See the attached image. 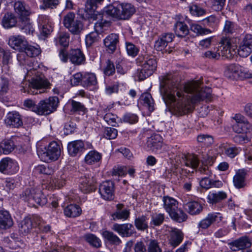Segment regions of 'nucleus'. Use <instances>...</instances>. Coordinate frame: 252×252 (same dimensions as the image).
I'll list each match as a JSON object with an SVG mask.
<instances>
[{
  "mask_svg": "<svg viewBox=\"0 0 252 252\" xmlns=\"http://www.w3.org/2000/svg\"><path fill=\"white\" fill-rule=\"evenodd\" d=\"M200 81L188 82L183 88L171 74L163 77L160 92L166 103L173 104L174 111L180 115L192 111L195 104L211 97L212 90L201 86Z\"/></svg>",
  "mask_w": 252,
  "mask_h": 252,
  "instance_id": "nucleus-1",
  "label": "nucleus"
},
{
  "mask_svg": "<svg viewBox=\"0 0 252 252\" xmlns=\"http://www.w3.org/2000/svg\"><path fill=\"white\" fill-rule=\"evenodd\" d=\"M135 7L129 3H122L115 7L110 5L105 7L103 15L110 16L118 20H128L135 12Z\"/></svg>",
  "mask_w": 252,
  "mask_h": 252,
  "instance_id": "nucleus-2",
  "label": "nucleus"
},
{
  "mask_svg": "<svg viewBox=\"0 0 252 252\" xmlns=\"http://www.w3.org/2000/svg\"><path fill=\"white\" fill-rule=\"evenodd\" d=\"M163 207L170 217L178 222L185 221L187 219V214L178 207V202L174 198L166 196L162 198Z\"/></svg>",
  "mask_w": 252,
  "mask_h": 252,
  "instance_id": "nucleus-3",
  "label": "nucleus"
},
{
  "mask_svg": "<svg viewBox=\"0 0 252 252\" xmlns=\"http://www.w3.org/2000/svg\"><path fill=\"white\" fill-rule=\"evenodd\" d=\"M136 63L141 67L138 74L140 80H143L153 74L157 67L156 59L153 56H139L136 59Z\"/></svg>",
  "mask_w": 252,
  "mask_h": 252,
  "instance_id": "nucleus-4",
  "label": "nucleus"
},
{
  "mask_svg": "<svg viewBox=\"0 0 252 252\" xmlns=\"http://www.w3.org/2000/svg\"><path fill=\"white\" fill-rule=\"evenodd\" d=\"M59 103L57 96L50 97L40 100L37 104L36 114L48 115L55 111Z\"/></svg>",
  "mask_w": 252,
  "mask_h": 252,
  "instance_id": "nucleus-5",
  "label": "nucleus"
},
{
  "mask_svg": "<svg viewBox=\"0 0 252 252\" xmlns=\"http://www.w3.org/2000/svg\"><path fill=\"white\" fill-rule=\"evenodd\" d=\"M37 154L41 160L45 162L57 160L61 155V148L57 142L50 143L46 151H37Z\"/></svg>",
  "mask_w": 252,
  "mask_h": 252,
  "instance_id": "nucleus-6",
  "label": "nucleus"
},
{
  "mask_svg": "<svg viewBox=\"0 0 252 252\" xmlns=\"http://www.w3.org/2000/svg\"><path fill=\"white\" fill-rule=\"evenodd\" d=\"M21 197L26 201L33 204V202L44 205L47 202V199L39 189H28L21 195Z\"/></svg>",
  "mask_w": 252,
  "mask_h": 252,
  "instance_id": "nucleus-7",
  "label": "nucleus"
},
{
  "mask_svg": "<svg viewBox=\"0 0 252 252\" xmlns=\"http://www.w3.org/2000/svg\"><path fill=\"white\" fill-rule=\"evenodd\" d=\"M225 75L231 79L252 78V73L250 72L247 68L236 64L229 65L225 71Z\"/></svg>",
  "mask_w": 252,
  "mask_h": 252,
  "instance_id": "nucleus-8",
  "label": "nucleus"
},
{
  "mask_svg": "<svg viewBox=\"0 0 252 252\" xmlns=\"http://www.w3.org/2000/svg\"><path fill=\"white\" fill-rule=\"evenodd\" d=\"M19 170L18 162L14 159L6 157L0 161V171L4 174H14Z\"/></svg>",
  "mask_w": 252,
  "mask_h": 252,
  "instance_id": "nucleus-9",
  "label": "nucleus"
},
{
  "mask_svg": "<svg viewBox=\"0 0 252 252\" xmlns=\"http://www.w3.org/2000/svg\"><path fill=\"white\" fill-rule=\"evenodd\" d=\"M242 57H247L252 52V34H246L242 38L238 50Z\"/></svg>",
  "mask_w": 252,
  "mask_h": 252,
  "instance_id": "nucleus-10",
  "label": "nucleus"
},
{
  "mask_svg": "<svg viewBox=\"0 0 252 252\" xmlns=\"http://www.w3.org/2000/svg\"><path fill=\"white\" fill-rule=\"evenodd\" d=\"M114 185L110 181L103 182L99 186V193L105 200H112L114 198Z\"/></svg>",
  "mask_w": 252,
  "mask_h": 252,
  "instance_id": "nucleus-11",
  "label": "nucleus"
},
{
  "mask_svg": "<svg viewBox=\"0 0 252 252\" xmlns=\"http://www.w3.org/2000/svg\"><path fill=\"white\" fill-rule=\"evenodd\" d=\"M162 147V138L158 134H153L147 138L145 149L147 151L158 152Z\"/></svg>",
  "mask_w": 252,
  "mask_h": 252,
  "instance_id": "nucleus-12",
  "label": "nucleus"
},
{
  "mask_svg": "<svg viewBox=\"0 0 252 252\" xmlns=\"http://www.w3.org/2000/svg\"><path fill=\"white\" fill-rule=\"evenodd\" d=\"M49 85V83L46 79L41 76L36 77L33 78L31 82L29 83L30 90H27V92L28 93L37 94H38V89L46 88ZM26 91L27 90L24 89V92Z\"/></svg>",
  "mask_w": 252,
  "mask_h": 252,
  "instance_id": "nucleus-13",
  "label": "nucleus"
},
{
  "mask_svg": "<svg viewBox=\"0 0 252 252\" xmlns=\"http://www.w3.org/2000/svg\"><path fill=\"white\" fill-rule=\"evenodd\" d=\"M27 41L25 37L20 35L11 36L8 39V45L12 49L24 51L27 45Z\"/></svg>",
  "mask_w": 252,
  "mask_h": 252,
  "instance_id": "nucleus-14",
  "label": "nucleus"
},
{
  "mask_svg": "<svg viewBox=\"0 0 252 252\" xmlns=\"http://www.w3.org/2000/svg\"><path fill=\"white\" fill-rule=\"evenodd\" d=\"M222 218V216L219 213H212L208 214L204 219L199 221L198 224V227L199 229L201 228L202 229H207L215 222L220 221Z\"/></svg>",
  "mask_w": 252,
  "mask_h": 252,
  "instance_id": "nucleus-15",
  "label": "nucleus"
},
{
  "mask_svg": "<svg viewBox=\"0 0 252 252\" xmlns=\"http://www.w3.org/2000/svg\"><path fill=\"white\" fill-rule=\"evenodd\" d=\"M112 229L117 232L122 237H129L135 232V229L133 225L127 223L124 224L115 223L113 224Z\"/></svg>",
  "mask_w": 252,
  "mask_h": 252,
  "instance_id": "nucleus-16",
  "label": "nucleus"
},
{
  "mask_svg": "<svg viewBox=\"0 0 252 252\" xmlns=\"http://www.w3.org/2000/svg\"><path fill=\"white\" fill-rule=\"evenodd\" d=\"M4 121L6 125L12 127H19L23 125L21 115L15 111L8 112Z\"/></svg>",
  "mask_w": 252,
  "mask_h": 252,
  "instance_id": "nucleus-17",
  "label": "nucleus"
},
{
  "mask_svg": "<svg viewBox=\"0 0 252 252\" xmlns=\"http://www.w3.org/2000/svg\"><path fill=\"white\" fill-rule=\"evenodd\" d=\"M15 12L19 16L20 19L28 18L31 14V10L28 5L21 1H16L14 3Z\"/></svg>",
  "mask_w": 252,
  "mask_h": 252,
  "instance_id": "nucleus-18",
  "label": "nucleus"
},
{
  "mask_svg": "<svg viewBox=\"0 0 252 252\" xmlns=\"http://www.w3.org/2000/svg\"><path fill=\"white\" fill-rule=\"evenodd\" d=\"M219 52L220 53V56L227 59L232 57L233 54L231 51V42L229 38H223L217 47Z\"/></svg>",
  "mask_w": 252,
  "mask_h": 252,
  "instance_id": "nucleus-19",
  "label": "nucleus"
},
{
  "mask_svg": "<svg viewBox=\"0 0 252 252\" xmlns=\"http://www.w3.org/2000/svg\"><path fill=\"white\" fill-rule=\"evenodd\" d=\"M104 0H86L85 4V10L87 12L91 13L92 15L91 18L94 20H97V19L101 18V14L98 11H95L97 7V4L100 3Z\"/></svg>",
  "mask_w": 252,
  "mask_h": 252,
  "instance_id": "nucleus-20",
  "label": "nucleus"
},
{
  "mask_svg": "<svg viewBox=\"0 0 252 252\" xmlns=\"http://www.w3.org/2000/svg\"><path fill=\"white\" fill-rule=\"evenodd\" d=\"M84 149V144L81 140H75L69 142L67 145L68 154L72 157H76L81 154Z\"/></svg>",
  "mask_w": 252,
  "mask_h": 252,
  "instance_id": "nucleus-21",
  "label": "nucleus"
},
{
  "mask_svg": "<svg viewBox=\"0 0 252 252\" xmlns=\"http://www.w3.org/2000/svg\"><path fill=\"white\" fill-rule=\"evenodd\" d=\"M70 61L75 65L83 64L85 62V57L79 49H71L68 53Z\"/></svg>",
  "mask_w": 252,
  "mask_h": 252,
  "instance_id": "nucleus-22",
  "label": "nucleus"
},
{
  "mask_svg": "<svg viewBox=\"0 0 252 252\" xmlns=\"http://www.w3.org/2000/svg\"><path fill=\"white\" fill-rule=\"evenodd\" d=\"M104 44L110 53H113L116 49L119 42V35L116 33L109 34L103 40Z\"/></svg>",
  "mask_w": 252,
  "mask_h": 252,
  "instance_id": "nucleus-23",
  "label": "nucleus"
},
{
  "mask_svg": "<svg viewBox=\"0 0 252 252\" xmlns=\"http://www.w3.org/2000/svg\"><path fill=\"white\" fill-rule=\"evenodd\" d=\"M230 249L233 251L247 249L251 246V243L247 237H242L229 244Z\"/></svg>",
  "mask_w": 252,
  "mask_h": 252,
  "instance_id": "nucleus-24",
  "label": "nucleus"
},
{
  "mask_svg": "<svg viewBox=\"0 0 252 252\" xmlns=\"http://www.w3.org/2000/svg\"><path fill=\"white\" fill-rule=\"evenodd\" d=\"M79 189L85 193L90 192L93 190L92 178L89 176L81 177L79 179Z\"/></svg>",
  "mask_w": 252,
  "mask_h": 252,
  "instance_id": "nucleus-25",
  "label": "nucleus"
},
{
  "mask_svg": "<svg viewBox=\"0 0 252 252\" xmlns=\"http://www.w3.org/2000/svg\"><path fill=\"white\" fill-rule=\"evenodd\" d=\"M184 234L180 229L173 228L170 231L169 243L173 247L178 246L183 241Z\"/></svg>",
  "mask_w": 252,
  "mask_h": 252,
  "instance_id": "nucleus-26",
  "label": "nucleus"
},
{
  "mask_svg": "<svg viewBox=\"0 0 252 252\" xmlns=\"http://www.w3.org/2000/svg\"><path fill=\"white\" fill-rule=\"evenodd\" d=\"M187 211L191 215H196L202 211L203 207L197 201L188 202L185 205Z\"/></svg>",
  "mask_w": 252,
  "mask_h": 252,
  "instance_id": "nucleus-27",
  "label": "nucleus"
},
{
  "mask_svg": "<svg viewBox=\"0 0 252 252\" xmlns=\"http://www.w3.org/2000/svg\"><path fill=\"white\" fill-rule=\"evenodd\" d=\"M17 22V18L15 15L12 13L7 12L2 19L1 25L5 29H10L15 27Z\"/></svg>",
  "mask_w": 252,
  "mask_h": 252,
  "instance_id": "nucleus-28",
  "label": "nucleus"
},
{
  "mask_svg": "<svg viewBox=\"0 0 252 252\" xmlns=\"http://www.w3.org/2000/svg\"><path fill=\"white\" fill-rule=\"evenodd\" d=\"M12 225L13 220L9 213L6 211H0V228L5 229Z\"/></svg>",
  "mask_w": 252,
  "mask_h": 252,
  "instance_id": "nucleus-29",
  "label": "nucleus"
},
{
  "mask_svg": "<svg viewBox=\"0 0 252 252\" xmlns=\"http://www.w3.org/2000/svg\"><path fill=\"white\" fill-rule=\"evenodd\" d=\"M226 197L227 194L224 191H210L207 195V199L209 203L213 204L220 202Z\"/></svg>",
  "mask_w": 252,
  "mask_h": 252,
  "instance_id": "nucleus-30",
  "label": "nucleus"
},
{
  "mask_svg": "<svg viewBox=\"0 0 252 252\" xmlns=\"http://www.w3.org/2000/svg\"><path fill=\"white\" fill-rule=\"evenodd\" d=\"M183 162L187 167H190L193 170L198 166L199 160L196 155L188 154L183 157Z\"/></svg>",
  "mask_w": 252,
  "mask_h": 252,
  "instance_id": "nucleus-31",
  "label": "nucleus"
},
{
  "mask_svg": "<svg viewBox=\"0 0 252 252\" xmlns=\"http://www.w3.org/2000/svg\"><path fill=\"white\" fill-rule=\"evenodd\" d=\"M81 209L77 205L70 204L65 207L63 213L65 216L69 218L78 217L81 214Z\"/></svg>",
  "mask_w": 252,
  "mask_h": 252,
  "instance_id": "nucleus-32",
  "label": "nucleus"
},
{
  "mask_svg": "<svg viewBox=\"0 0 252 252\" xmlns=\"http://www.w3.org/2000/svg\"><path fill=\"white\" fill-rule=\"evenodd\" d=\"M17 58L20 65L28 66V67L26 68L28 73H30L32 69H34V67H32V60L24 51H21L20 53L18 54Z\"/></svg>",
  "mask_w": 252,
  "mask_h": 252,
  "instance_id": "nucleus-33",
  "label": "nucleus"
},
{
  "mask_svg": "<svg viewBox=\"0 0 252 252\" xmlns=\"http://www.w3.org/2000/svg\"><path fill=\"white\" fill-rule=\"evenodd\" d=\"M141 102L143 107L148 109L149 112H152L154 110V102L149 93H144L141 96Z\"/></svg>",
  "mask_w": 252,
  "mask_h": 252,
  "instance_id": "nucleus-34",
  "label": "nucleus"
},
{
  "mask_svg": "<svg viewBox=\"0 0 252 252\" xmlns=\"http://www.w3.org/2000/svg\"><path fill=\"white\" fill-rule=\"evenodd\" d=\"M233 130L238 133H252V125L247 120L241 124H234Z\"/></svg>",
  "mask_w": 252,
  "mask_h": 252,
  "instance_id": "nucleus-35",
  "label": "nucleus"
},
{
  "mask_svg": "<svg viewBox=\"0 0 252 252\" xmlns=\"http://www.w3.org/2000/svg\"><path fill=\"white\" fill-rule=\"evenodd\" d=\"M101 154L93 150L90 151L85 156V161L88 164H94L98 162L101 159Z\"/></svg>",
  "mask_w": 252,
  "mask_h": 252,
  "instance_id": "nucleus-36",
  "label": "nucleus"
},
{
  "mask_svg": "<svg viewBox=\"0 0 252 252\" xmlns=\"http://www.w3.org/2000/svg\"><path fill=\"white\" fill-rule=\"evenodd\" d=\"M97 83V79L95 74L91 72L83 73L82 85L84 87L95 86Z\"/></svg>",
  "mask_w": 252,
  "mask_h": 252,
  "instance_id": "nucleus-37",
  "label": "nucleus"
},
{
  "mask_svg": "<svg viewBox=\"0 0 252 252\" xmlns=\"http://www.w3.org/2000/svg\"><path fill=\"white\" fill-rule=\"evenodd\" d=\"M238 30V26L234 22L226 20L223 26L222 33L228 36L236 33Z\"/></svg>",
  "mask_w": 252,
  "mask_h": 252,
  "instance_id": "nucleus-38",
  "label": "nucleus"
},
{
  "mask_svg": "<svg viewBox=\"0 0 252 252\" xmlns=\"http://www.w3.org/2000/svg\"><path fill=\"white\" fill-rule=\"evenodd\" d=\"M174 30L178 36L184 37L189 32L188 26L182 22H177L174 25Z\"/></svg>",
  "mask_w": 252,
  "mask_h": 252,
  "instance_id": "nucleus-39",
  "label": "nucleus"
},
{
  "mask_svg": "<svg viewBox=\"0 0 252 252\" xmlns=\"http://www.w3.org/2000/svg\"><path fill=\"white\" fill-rule=\"evenodd\" d=\"M21 22L19 24L20 29L26 34H30L33 33L34 29L32 27L30 19L29 18L20 19Z\"/></svg>",
  "mask_w": 252,
  "mask_h": 252,
  "instance_id": "nucleus-40",
  "label": "nucleus"
},
{
  "mask_svg": "<svg viewBox=\"0 0 252 252\" xmlns=\"http://www.w3.org/2000/svg\"><path fill=\"white\" fill-rule=\"evenodd\" d=\"M120 205H117L118 210L112 215V217L114 220H125L129 217V211L126 209L121 210L120 208Z\"/></svg>",
  "mask_w": 252,
  "mask_h": 252,
  "instance_id": "nucleus-41",
  "label": "nucleus"
},
{
  "mask_svg": "<svg viewBox=\"0 0 252 252\" xmlns=\"http://www.w3.org/2000/svg\"><path fill=\"white\" fill-rule=\"evenodd\" d=\"M148 220L147 217L145 215H142L135 219L134 224L136 228L141 231L147 229L148 228Z\"/></svg>",
  "mask_w": 252,
  "mask_h": 252,
  "instance_id": "nucleus-42",
  "label": "nucleus"
},
{
  "mask_svg": "<svg viewBox=\"0 0 252 252\" xmlns=\"http://www.w3.org/2000/svg\"><path fill=\"white\" fill-rule=\"evenodd\" d=\"M190 13L194 16L199 17L205 15L207 11L196 3H192L189 7Z\"/></svg>",
  "mask_w": 252,
  "mask_h": 252,
  "instance_id": "nucleus-43",
  "label": "nucleus"
},
{
  "mask_svg": "<svg viewBox=\"0 0 252 252\" xmlns=\"http://www.w3.org/2000/svg\"><path fill=\"white\" fill-rule=\"evenodd\" d=\"M26 46L24 52L30 57L32 58L37 56L40 53V49L39 45L37 44L32 45L29 44L27 42Z\"/></svg>",
  "mask_w": 252,
  "mask_h": 252,
  "instance_id": "nucleus-44",
  "label": "nucleus"
},
{
  "mask_svg": "<svg viewBox=\"0 0 252 252\" xmlns=\"http://www.w3.org/2000/svg\"><path fill=\"white\" fill-rule=\"evenodd\" d=\"M92 32L86 36L85 41L87 46H91L94 43L98 41L100 38L99 34V31L96 30Z\"/></svg>",
  "mask_w": 252,
  "mask_h": 252,
  "instance_id": "nucleus-45",
  "label": "nucleus"
},
{
  "mask_svg": "<svg viewBox=\"0 0 252 252\" xmlns=\"http://www.w3.org/2000/svg\"><path fill=\"white\" fill-rule=\"evenodd\" d=\"M20 231L23 234L29 233L32 227V221L31 219L25 218L19 224Z\"/></svg>",
  "mask_w": 252,
  "mask_h": 252,
  "instance_id": "nucleus-46",
  "label": "nucleus"
},
{
  "mask_svg": "<svg viewBox=\"0 0 252 252\" xmlns=\"http://www.w3.org/2000/svg\"><path fill=\"white\" fill-rule=\"evenodd\" d=\"M226 0H208L209 7L214 11H220L223 9Z\"/></svg>",
  "mask_w": 252,
  "mask_h": 252,
  "instance_id": "nucleus-47",
  "label": "nucleus"
},
{
  "mask_svg": "<svg viewBox=\"0 0 252 252\" xmlns=\"http://www.w3.org/2000/svg\"><path fill=\"white\" fill-rule=\"evenodd\" d=\"M84 239L93 247L99 248L101 246V240L95 235L91 233L86 234L84 236Z\"/></svg>",
  "mask_w": 252,
  "mask_h": 252,
  "instance_id": "nucleus-48",
  "label": "nucleus"
},
{
  "mask_svg": "<svg viewBox=\"0 0 252 252\" xmlns=\"http://www.w3.org/2000/svg\"><path fill=\"white\" fill-rule=\"evenodd\" d=\"M102 234L105 239L113 244L118 245L122 242L120 239L112 232L105 230L102 233Z\"/></svg>",
  "mask_w": 252,
  "mask_h": 252,
  "instance_id": "nucleus-49",
  "label": "nucleus"
},
{
  "mask_svg": "<svg viewBox=\"0 0 252 252\" xmlns=\"http://www.w3.org/2000/svg\"><path fill=\"white\" fill-rule=\"evenodd\" d=\"M233 183L235 187L240 189L245 186V175L243 172H237L233 177Z\"/></svg>",
  "mask_w": 252,
  "mask_h": 252,
  "instance_id": "nucleus-50",
  "label": "nucleus"
},
{
  "mask_svg": "<svg viewBox=\"0 0 252 252\" xmlns=\"http://www.w3.org/2000/svg\"><path fill=\"white\" fill-rule=\"evenodd\" d=\"M165 219L164 214L162 213H155L151 215L150 224L154 226L160 225Z\"/></svg>",
  "mask_w": 252,
  "mask_h": 252,
  "instance_id": "nucleus-51",
  "label": "nucleus"
},
{
  "mask_svg": "<svg viewBox=\"0 0 252 252\" xmlns=\"http://www.w3.org/2000/svg\"><path fill=\"white\" fill-rule=\"evenodd\" d=\"M67 29L72 34H78L83 29V24L80 20L76 19L74 20L73 22Z\"/></svg>",
  "mask_w": 252,
  "mask_h": 252,
  "instance_id": "nucleus-52",
  "label": "nucleus"
},
{
  "mask_svg": "<svg viewBox=\"0 0 252 252\" xmlns=\"http://www.w3.org/2000/svg\"><path fill=\"white\" fill-rule=\"evenodd\" d=\"M203 22L206 26L215 29L219 25L220 20L216 16L212 15L204 19Z\"/></svg>",
  "mask_w": 252,
  "mask_h": 252,
  "instance_id": "nucleus-53",
  "label": "nucleus"
},
{
  "mask_svg": "<svg viewBox=\"0 0 252 252\" xmlns=\"http://www.w3.org/2000/svg\"><path fill=\"white\" fill-rule=\"evenodd\" d=\"M191 31L196 33L197 35L207 34L211 32L208 29L204 28L198 24H192L190 27Z\"/></svg>",
  "mask_w": 252,
  "mask_h": 252,
  "instance_id": "nucleus-54",
  "label": "nucleus"
},
{
  "mask_svg": "<svg viewBox=\"0 0 252 252\" xmlns=\"http://www.w3.org/2000/svg\"><path fill=\"white\" fill-rule=\"evenodd\" d=\"M9 90V79L4 75L0 77V95L6 94Z\"/></svg>",
  "mask_w": 252,
  "mask_h": 252,
  "instance_id": "nucleus-55",
  "label": "nucleus"
},
{
  "mask_svg": "<svg viewBox=\"0 0 252 252\" xmlns=\"http://www.w3.org/2000/svg\"><path fill=\"white\" fill-rule=\"evenodd\" d=\"M203 57L211 60H219L220 53L219 52L217 47H215L204 52Z\"/></svg>",
  "mask_w": 252,
  "mask_h": 252,
  "instance_id": "nucleus-56",
  "label": "nucleus"
},
{
  "mask_svg": "<svg viewBox=\"0 0 252 252\" xmlns=\"http://www.w3.org/2000/svg\"><path fill=\"white\" fill-rule=\"evenodd\" d=\"M2 153L4 154H8L11 153L15 148L13 141L10 140H3L1 142Z\"/></svg>",
  "mask_w": 252,
  "mask_h": 252,
  "instance_id": "nucleus-57",
  "label": "nucleus"
},
{
  "mask_svg": "<svg viewBox=\"0 0 252 252\" xmlns=\"http://www.w3.org/2000/svg\"><path fill=\"white\" fill-rule=\"evenodd\" d=\"M36 173L51 175L53 173V170L47 165H38L34 168Z\"/></svg>",
  "mask_w": 252,
  "mask_h": 252,
  "instance_id": "nucleus-58",
  "label": "nucleus"
},
{
  "mask_svg": "<svg viewBox=\"0 0 252 252\" xmlns=\"http://www.w3.org/2000/svg\"><path fill=\"white\" fill-rule=\"evenodd\" d=\"M198 142L202 143L206 146H209L213 143L214 140L211 135L208 134H200L197 137Z\"/></svg>",
  "mask_w": 252,
  "mask_h": 252,
  "instance_id": "nucleus-59",
  "label": "nucleus"
},
{
  "mask_svg": "<svg viewBox=\"0 0 252 252\" xmlns=\"http://www.w3.org/2000/svg\"><path fill=\"white\" fill-rule=\"evenodd\" d=\"M126 47L127 53L129 56L132 57L136 56L139 52V49L133 44L126 42Z\"/></svg>",
  "mask_w": 252,
  "mask_h": 252,
  "instance_id": "nucleus-60",
  "label": "nucleus"
},
{
  "mask_svg": "<svg viewBox=\"0 0 252 252\" xmlns=\"http://www.w3.org/2000/svg\"><path fill=\"white\" fill-rule=\"evenodd\" d=\"M58 40L61 45L66 47L69 42V35L67 32H61L59 33Z\"/></svg>",
  "mask_w": 252,
  "mask_h": 252,
  "instance_id": "nucleus-61",
  "label": "nucleus"
},
{
  "mask_svg": "<svg viewBox=\"0 0 252 252\" xmlns=\"http://www.w3.org/2000/svg\"><path fill=\"white\" fill-rule=\"evenodd\" d=\"M241 151V149L235 146H229L225 148V154L228 157L233 158Z\"/></svg>",
  "mask_w": 252,
  "mask_h": 252,
  "instance_id": "nucleus-62",
  "label": "nucleus"
},
{
  "mask_svg": "<svg viewBox=\"0 0 252 252\" xmlns=\"http://www.w3.org/2000/svg\"><path fill=\"white\" fill-rule=\"evenodd\" d=\"M124 122L133 124L138 122L137 116L132 113H126L125 114L122 118Z\"/></svg>",
  "mask_w": 252,
  "mask_h": 252,
  "instance_id": "nucleus-63",
  "label": "nucleus"
},
{
  "mask_svg": "<svg viewBox=\"0 0 252 252\" xmlns=\"http://www.w3.org/2000/svg\"><path fill=\"white\" fill-rule=\"evenodd\" d=\"M158 243L155 240H151L148 246L147 252H161Z\"/></svg>",
  "mask_w": 252,
  "mask_h": 252,
  "instance_id": "nucleus-64",
  "label": "nucleus"
}]
</instances>
